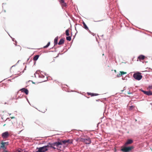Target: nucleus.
I'll list each match as a JSON object with an SVG mask.
<instances>
[{"instance_id": "nucleus-1", "label": "nucleus", "mask_w": 152, "mask_h": 152, "mask_svg": "<svg viewBox=\"0 0 152 152\" xmlns=\"http://www.w3.org/2000/svg\"><path fill=\"white\" fill-rule=\"evenodd\" d=\"M49 148V145L45 146L42 147H40L39 148H37V149H38V150L37 151L35 152H45L48 150Z\"/></svg>"}, {"instance_id": "nucleus-2", "label": "nucleus", "mask_w": 152, "mask_h": 152, "mask_svg": "<svg viewBox=\"0 0 152 152\" xmlns=\"http://www.w3.org/2000/svg\"><path fill=\"white\" fill-rule=\"evenodd\" d=\"M133 76L135 80H140L142 78L141 73L139 72L134 73Z\"/></svg>"}, {"instance_id": "nucleus-3", "label": "nucleus", "mask_w": 152, "mask_h": 152, "mask_svg": "<svg viewBox=\"0 0 152 152\" xmlns=\"http://www.w3.org/2000/svg\"><path fill=\"white\" fill-rule=\"evenodd\" d=\"M79 140L80 141L84 142L86 144H90L91 142V141L89 138H88L86 139L79 138Z\"/></svg>"}, {"instance_id": "nucleus-4", "label": "nucleus", "mask_w": 152, "mask_h": 152, "mask_svg": "<svg viewBox=\"0 0 152 152\" xmlns=\"http://www.w3.org/2000/svg\"><path fill=\"white\" fill-rule=\"evenodd\" d=\"M134 148L133 146L130 147H125L122 148L121 150L124 152H128L132 150Z\"/></svg>"}, {"instance_id": "nucleus-5", "label": "nucleus", "mask_w": 152, "mask_h": 152, "mask_svg": "<svg viewBox=\"0 0 152 152\" xmlns=\"http://www.w3.org/2000/svg\"><path fill=\"white\" fill-rule=\"evenodd\" d=\"M63 144L65 145V147L67 146L69 144L72 143L73 142V140H64L62 141Z\"/></svg>"}, {"instance_id": "nucleus-6", "label": "nucleus", "mask_w": 152, "mask_h": 152, "mask_svg": "<svg viewBox=\"0 0 152 152\" xmlns=\"http://www.w3.org/2000/svg\"><path fill=\"white\" fill-rule=\"evenodd\" d=\"M62 141L60 142H54V146H56L57 147V149L60 150V148H61V146L60 145H62Z\"/></svg>"}, {"instance_id": "nucleus-7", "label": "nucleus", "mask_w": 152, "mask_h": 152, "mask_svg": "<svg viewBox=\"0 0 152 152\" xmlns=\"http://www.w3.org/2000/svg\"><path fill=\"white\" fill-rule=\"evenodd\" d=\"M141 91L143 92L145 94L148 95L150 96L152 95V92L150 91H146L141 90Z\"/></svg>"}, {"instance_id": "nucleus-8", "label": "nucleus", "mask_w": 152, "mask_h": 152, "mask_svg": "<svg viewBox=\"0 0 152 152\" xmlns=\"http://www.w3.org/2000/svg\"><path fill=\"white\" fill-rule=\"evenodd\" d=\"M59 2L63 8L64 7H66L67 6L66 4L65 3L64 0H60Z\"/></svg>"}, {"instance_id": "nucleus-9", "label": "nucleus", "mask_w": 152, "mask_h": 152, "mask_svg": "<svg viewBox=\"0 0 152 152\" xmlns=\"http://www.w3.org/2000/svg\"><path fill=\"white\" fill-rule=\"evenodd\" d=\"M9 134L8 132H5L2 133V136L4 138L7 137L9 136Z\"/></svg>"}, {"instance_id": "nucleus-10", "label": "nucleus", "mask_w": 152, "mask_h": 152, "mask_svg": "<svg viewBox=\"0 0 152 152\" xmlns=\"http://www.w3.org/2000/svg\"><path fill=\"white\" fill-rule=\"evenodd\" d=\"M133 142V141L131 139L128 140L125 143V146H127L129 144H130Z\"/></svg>"}, {"instance_id": "nucleus-11", "label": "nucleus", "mask_w": 152, "mask_h": 152, "mask_svg": "<svg viewBox=\"0 0 152 152\" xmlns=\"http://www.w3.org/2000/svg\"><path fill=\"white\" fill-rule=\"evenodd\" d=\"M22 92H24L26 95H28V91L27 89L25 88H23L21 89Z\"/></svg>"}, {"instance_id": "nucleus-12", "label": "nucleus", "mask_w": 152, "mask_h": 152, "mask_svg": "<svg viewBox=\"0 0 152 152\" xmlns=\"http://www.w3.org/2000/svg\"><path fill=\"white\" fill-rule=\"evenodd\" d=\"M83 27L85 28V29L88 31L90 33H91L90 31L89 30L88 27H87L86 23H85V22H83Z\"/></svg>"}, {"instance_id": "nucleus-13", "label": "nucleus", "mask_w": 152, "mask_h": 152, "mask_svg": "<svg viewBox=\"0 0 152 152\" xmlns=\"http://www.w3.org/2000/svg\"><path fill=\"white\" fill-rule=\"evenodd\" d=\"M126 74V72H124L123 71H120V73H119V74H118L117 75V77H119L120 76H121L122 75L124 74Z\"/></svg>"}, {"instance_id": "nucleus-14", "label": "nucleus", "mask_w": 152, "mask_h": 152, "mask_svg": "<svg viewBox=\"0 0 152 152\" xmlns=\"http://www.w3.org/2000/svg\"><path fill=\"white\" fill-rule=\"evenodd\" d=\"M48 145L49 146V148L50 147L53 148L54 150L56 149V148L54 147L55 146L54 144V143H49Z\"/></svg>"}, {"instance_id": "nucleus-15", "label": "nucleus", "mask_w": 152, "mask_h": 152, "mask_svg": "<svg viewBox=\"0 0 152 152\" xmlns=\"http://www.w3.org/2000/svg\"><path fill=\"white\" fill-rule=\"evenodd\" d=\"M145 57L144 56L141 55L138 57V58L140 60H143L145 58Z\"/></svg>"}, {"instance_id": "nucleus-16", "label": "nucleus", "mask_w": 152, "mask_h": 152, "mask_svg": "<svg viewBox=\"0 0 152 152\" xmlns=\"http://www.w3.org/2000/svg\"><path fill=\"white\" fill-rule=\"evenodd\" d=\"M64 40L63 39H60V41L58 43V44L59 45H62L64 43Z\"/></svg>"}, {"instance_id": "nucleus-17", "label": "nucleus", "mask_w": 152, "mask_h": 152, "mask_svg": "<svg viewBox=\"0 0 152 152\" xmlns=\"http://www.w3.org/2000/svg\"><path fill=\"white\" fill-rule=\"evenodd\" d=\"M58 37H57L55 38L54 40V45H57L58 43Z\"/></svg>"}, {"instance_id": "nucleus-18", "label": "nucleus", "mask_w": 152, "mask_h": 152, "mask_svg": "<svg viewBox=\"0 0 152 152\" xmlns=\"http://www.w3.org/2000/svg\"><path fill=\"white\" fill-rule=\"evenodd\" d=\"M1 147L4 150H5L6 148L5 147V145H6L4 144L3 142H2L1 143Z\"/></svg>"}, {"instance_id": "nucleus-19", "label": "nucleus", "mask_w": 152, "mask_h": 152, "mask_svg": "<svg viewBox=\"0 0 152 152\" xmlns=\"http://www.w3.org/2000/svg\"><path fill=\"white\" fill-rule=\"evenodd\" d=\"M39 57V55H36L34 58V61H37Z\"/></svg>"}, {"instance_id": "nucleus-20", "label": "nucleus", "mask_w": 152, "mask_h": 152, "mask_svg": "<svg viewBox=\"0 0 152 152\" xmlns=\"http://www.w3.org/2000/svg\"><path fill=\"white\" fill-rule=\"evenodd\" d=\"M88 94L91 95V96H97L98 95V94H94L92 93H88Z\"/></svg>"}, {"instance_id": "nucleus-21", "label": "nucleus", "mask_w": 152, "mask_h": 152, "mask_svg": "<svg viewBox=\"0 0 152 152\" xmlns=\"http://www.w3.org/2000/svg\"><path fill=\"white\" fill-rule=\"evenodd\" d=\"M69 30L68 29L66 31V34L67 36H69Z\"/></svg>"}, {"instance_id": "nucleus-22", "label": "nucleus", "mask_w": 152, "mask_h": 152, "mask_svg": "<svg viewBox=\"0 0 152 152\" xmlns=\"http://www.w3.org/2000/svg\"><path fill=\"white\" fill-rule=\"evenodd\" d=\"M50 42H49L47 44L46 46H44L43 48H47V47H48L50 45Z\"/></svg>"}, {"instance_id": "nucleus-23", "label": "nucleus", "mask_w": 152, "mask_h": 152, "mask_svg": "<svg viewBox=\"0 0 152 152\" xmlns=\"http://www.w3.org/2000/svg\"><path fill=\"white\" fill-rule=\"evenodd\" d=\"M66 39L67 40L70 41L71 40V36L67 37H66Z\"/></svg>"}, {"instance_id": "nucleus-24", "label": "nucleus", "mask_w": 152, "mask_h": 152, "mask_svg": "<svg viewBox=\"0 0 152 152\" xmlns=\"http://www.w3.org/2000/svg\"><path fill=\"white\" fill-rule=\"evenodd\" d=\"M134 107H135L134 106H130L129 107V110H132Z\"/></svg>"}, {"instance_id": "nucleus-25", "label": "nucleus", "mask_w": 152, "mask_h": 152, "mask_svg": "<svg viewBox=\"0 0 152 152\" xmlns=\"http://www.w3.org/2000/svg\"><path fill=\"white\" fill-rule=\"evenodd\" d=\"M4 143V144H5L6 145H8V142H3Z\"/></svg>"}, {"instance_id": "nucleus-26", "label": "nucleus", "mask_w": 152, "mask_h": 152, "mask_svg": "<svg viewBox=\"0 0 152 152\" xmlns=\"http://www.w3.org/2000/svg\"><path fill=\"white\" fill-rule=\"evenodd\" d=\"M10 118L11 119H13V118H15L14 117H10Z\"/></svg>"}, {"instance_id": "nucleus-27", "label": "nucleus", "mask_w": 152, "mask_h": 152, "mask_svg": "<svg viewBox=\"0 0 152 152\" xmlns=\"http://www.w3.org/2000/svg\"><path fill=\"white\" fill-rule=\"evenodd\" d=\"M128 94H131V93H130V92H128Z\"/></svg>"}, {"instance_id": "nucleus-28", "label": "nucleus", "mask_w": 152, "mask_h": 152, "mask_svg": "<svg viewBox=\"0 0 152 152\" xmlns=\"http://www.w3.org/2000/svg\"><path fill=\"white\" fill-rule=\"evenodd\" d=\"M4 152H8L7 151L4 150Z\"/></svg>"}, {"instance_id": "nucleus-29", "label": "nucleus", "mask_w": 152, "mask_h": 152, "mask_svg": "<svg viewBox=\"0 0 152 152\" xmlns=\"http://www.w3.org/2000/svg\"><path fill=\"white\" fill-rule=\"evenodd\" d=\"M114 71H115V72H116V70H115Z\"/></svg>"}, {"instance_id": "nucleus-30", "label": "nucleus", "mask_w": 152, "mask_h": 152, "mask_svg": "<svg viewBox=\"0 0 152 152\" xmlns=\"http://www.w3.org/2000/svg\"><path fill=\"white\" fill-rule=\"evenodd\" d=\"M5 126V124H4V126Z\"/></svg>"}, {"instance_id": "nucleus-31", "label": "nucleus", "mask_w": 152, "mask_h": 152, "mask_svg": "<svg viewBox=\"0 0 152 152\" xmlns=\"http://www.w3.org/2000/svg\"><path fill=\"white\" fill-rule=\"evenodd\" d=\"M42 76L43 77H45V76Z\"/></svg>"}, {"instance_id": "nucleus-32", "label": "nucleus", "mask_w": 152, "mask_h": 152, "mask_svg": "<svg viewBox=\"0 0 152 152\" xmlns=\"http://www.w3.org/2000/svg\"><path fill=\"white\" fill-rule=\"evenodd\" d=\"M151 151H152V149H151Z\"/></svg>"}]
</instances>
